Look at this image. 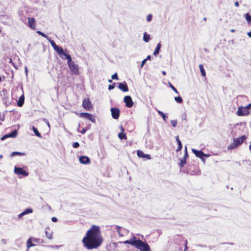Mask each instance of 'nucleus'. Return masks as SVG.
Returning <instances> with one entry per match:
<instances>
[{
	"label": "nucleus",
	"mask_w": 251,
	"mask_h": 251,
	"mask_svg": "<svg viewBox=\"0 0 251 251\" xmlns=\"http://www.w3.org/2000/svg\"><path fill=\"white\" fill-rule=\"evenodd\" d=\"M103 241L100 227L94 225L87 231L82 240L84 247L87 250L98 249Z\"/></svg>",
	"instance_id": "f257e3e1"
},
{
	"label": "nucleus",
	"mask_w": 251,
	"mask_h": 251,
	"mask_svg": "<svg viewBox=\"0 0 251 251\" xmlns=\"http://www.w3.org/2000/svg\"><path fill=\"white\" fill-rule=\"evenodd\" d=\"M62 59H67V64L68 66L72 72V73L75 75H78L79 74V69L78 66L77 64H75V63L72 61V58L71 56L69 54H66L64 56V58H62Z\"/></svg>",
	"instance_id": "f03ea898"
},
{
	"label": "nucleus",
	"mask_w": 251,
	"mask_h": 251,
	"mask_svg": "<svg viewBox=\"0 0 251 251\" xmlns=\"http://www.w3.org/2000/svg\"><path fill=\"white\" fill-rule=\"evenodd\" d=\"M247 138L245 135H242L241 137L234 138L233 143H231L228 147V150H233L241 145Z\"/></svg>",
	"instance_id": "7ed1b4c3"
},
{
	"label": "nucleus",
	"mask_w": 251,
	"mask_h": 251,
	"mask_svg": "<svg viewBox=\"0 0 251 251\" xmlns=\"http://www.w3.org/2000/svg\"><path fill=\"white\" fill-rule=\"evenodd\" d=\"M134 247L140 251H150L149 245L139 239H136Z\"/></svg>",
	"instance_id": "20e7f679"
},
{
	"label": "nucleus",
	"mask_w": 251,
	"mask_h": 251,
	"mask_svg": "<svg viewBox=\"0 0 251 251\" xmlns=\"http://www.w3.org/2000/svg\"><path fill=\"white\" fill-rule=\"evenodd\" d=\"M53 49L57 52L61 58H64V56L66 54L62 47L57 46L53 40L48 39Z\"/></svg>",
	"instance_id": "39448f33"
},
{
	"label": "nucleus",
	"mask_w": 251,
	"mask_h": 251,
	"mask_svg": "<svg viewBox=\"0 0 251 251\" xmlns=\"http://www.w3.org/2000/svg\"><path fill=\"white\" fill-rule=\"evenodd\" d=\"M41 242L40 239L30 237L27 240L26 242L27 249L28 250L30 247L35 246L36 244H39Z\"/></svg>",
	"instance_id": "423d86ee"
},
{
	"label": "nucleus",
	"mask_w": 251,
	"mask_h": 251,
	"mask_svg": "<svg viewBox=\"0 0 251 251\" xmlns=\"http://www.w3.org/2000/svg\"><path fill=\"white\" fill-rule=\"evenodd\" d=\"M14 173L18 175L20 177L21 176H27L28 175V173L24 170L22 168L16 167L14 168Z\"/></svg>",
	"instance_id": "0eeeda50"
},
{
	"label": "nucleus",
	"mask_w": 251,
	"mask_h": 251,
	"mask_svg": "<svg viewBox=\"0 0 251 251\" xmlns=\"http://www.w3.org/2000/svg\"><path fill=\"white\" fill-rule=\"evenodd\" d=\"M78 115L79 117L87 119L93 123H95L96 121L95 117L88 113L81 112L79 113Z\"/></svg>",
	"instance_id": "6e6552de"
},
{
	"label": "nucleus",
	"mask_w": 251,
	"mask_h": 251,
	"mask_svg": "<svg viewBox=\"0 0 251 251\" xmlns=\"http://www.w3.org/2000/svg\"><path fill=\"white\" fill-rule=\"evenodd\" d=\"M82 106L86 110H90L93 108L92 104L89 98H85L82 102Z\"/></svg>",
	"instance_id": "1a4fd4ad"
},
{
	"label": "nucleus",
	"mask_w": 251,
	"mask_h": 251,
	"mask_svg": "<svg viewBox=\"0 0 251 251\" xmlns=\"http://www.w3.org/2000/svg\"><path fill=\"white\" fill-rule=\"evenodd\" d=\"M124 101L126 103V106L129 108L132 107L134 104L132 98L130 96H125L124 98Z\"/></svg>",
	"instance_id": "9d476101"
},
{
	"label": "nucleus",
	"mask_w": 251,
	"mask_h": 251,
	"mask_svg": "<svg viewBox=\"0 0 251 251\" xmlns=\"http://www.w3.org/2000/svg\"><path fill=\"white\" fill-rule=\"evenodd\" d=\"M112 117L114 119H118L120 116V110L117 108H111Z\"/></svg>",
	"instance_id": "9b49d317"
},
{
	"label": "nucleus",
	"mask_w": 251,
	"mask_h": 251,
	"mask_svg": "<svg viewBox=\"0 0 251 251\" xmlns=\"http://www.w3.org/2000/svg\"><path fill=\"white\" fill-rule=\"evenodd\" d=\"M249 113L250 112L248 110L244 108L243 109V107L242 106L239 107L237 111V114L239 116L248 115Z\"/></svg>",
	"instance_id": "f8f14e48"
},
{
	"label": "nucleus",
	"mask_w": 251,
	"mask_h": 251,
	"mask_svg": "<svg viewBox=\"0 0 251 251\" xmlns=\"http://www.w3.org/2000/svg\"><path fill=\"white\" fill-rule=\"evenodd\" d=\"M118 88L123 92H126L128 91L127 85L126 82L123 83H119Z\"/></svg>",
	"instance_id": "ddd939ff"
},
{
	"label": "nucleus",
	"mask_w": 251,
	"mask_h": 251,
	"mask_svg": "<svg viewBox=\"0 0 251 251\" xmlns=\"http://www.w3.org/2000/svg\"><path fill=\"white\" fill-rule=\"evenodd\" d=\"M79 160L81 164H87L90 163V158L86 156H80L79 158Z\"/></svg>",
	"instance_id": "4468645a"
},
{
	"label": "nucleus",
	"mask_w": 251,
	"mask_h": 251,
	"mask_svg": "<svg viewBox=\"0 0 251 251\" xmlns=\"http://www.w3.org/2000/svg\"><path fill=\"white\" fill-rule=\"evenodd\" d=\"M45 232L47 237L50 239L51 240L53 238V232L50 230L49 227H47L45 229Z\"/></svg>",
	"instance_id": "2eb2a0df"
},
{
	"label": "nucleus",
	"mask_w": 251,
	"mask_h": 251,
	"mask_svg": "<svg viewBox=\"0 0 251 251\" xmlns=\"http://www.w3.org/2000/svg\"><path fill=\"white\" fill-rule=\"evenodd\" d=\"M192 151L196 156L200 158H202L205 155V154L201 151H198L195 149H192Z\"/></svg>",
	"instance_id": "dca6fc26"
},
{
	"label": "nucleus",
	"mask_w": 251,
	"mask_h": 251,
	"mask_svg": "<svg viewBox=\"0 0 251 251\" xmlns=\"http://www.w3.org/2000/svg\"><path fill=\"white\" fill-rule=\"evenodd\" d=\"M137 154L139 157L147 158L148 159L151 158L150 155L144 154V153L142 151H137Z\"/></svg>",
	"instance_id": "f3484780"
},
{
	"label": "nucleus",
	"mask_w": 251,
	"mask_h": 251,
	"mask_svg": "<svg viewBox=\"0 0 251 251\" xmlns=\"http://www.w3.org/2000/svg\"><path fill=\"white\" fill-rule=\"evenodd\" d=\"M136 239V237L134 236L132 238H131L130 240H126L125 241H124L123 243L125 244H130L131 246H134Z\"/></svg>",
	"instance_id": "a211bd4d"
},
{
	"label": "nucleus",
	"mask_w": 251,
	"mask_h": 251,
	"mask_svg": "<svg viewBox=\"0 0 251 251\" xmlns=\"http://www.w3.org/2000/svg\"><path fill=\"white\" fill-rule=\"evenodd\" d=\"M25 101V97L24 95H22L19 99L17 102V105L19 107H21L23 105Z\"/></svg>",
	"instance_id": "6ab92c4d"
},
{
	"label": "nucleus",
	"mask_w": 251,
	"mask_h": 251,
	"mask_svg": "<svg viewBox=\"0 0 251 251\" xmlns=\"http://www.w3.org/2000/svg\"><path fill=\"white\" fill-rule=\"evenodd\" d=\"M176 139L178 144V147L177 149L176 150V151H178L182 149V145L180 140H179L178 135L176 137Z\"/></svg>",
	"instance_id": "aec40b11"
},
{
	"label": "nucleus",
	"mask_w": 251,
	"mask_h": 251,
	"mask_svg": "<svg viewBox=\"0 0 251 251\" xmlns=\"http://www.w3.org/2000/svg\"><path fill=\"white\" fill-rule=\"evenodd\" d=\"M32 212H33V210L32 209H31V208H27V209H25L24 211H23L22 213L20 214L19 215V217L20 218L22 216H23L24 215H25V214H29V213H31Z\"/></svg>",
	"instance_id": "412c9836"
},
{
	"label": "nucleus",
	"mask_w": 251,
	"mask_h": 251,
	"mask_svg": "<svg viewBox=\"0 0 251 251\" xmlns=\"http://www.w3.org/2000/svg\"><path fill=\"white\" fill-rule=\"evenodd\" d=\"M118 136L121 140L127 139V136L125 132H121L119 133Z\"/></svg>",
	"instance_id": "4be33fe9"
},
{
	"label": "nucleus",
	"mask_w": 251,
	"mask_h": 251,
	"mask_svg": "<svg viewBox=\"0 0 251 251\" xmlns=\"http://www.w3.org/2000/svg\"><path fill=\"white\" fill-rule=\"evenodd\" d=\"M199 68H200V71H201V74L202 76H203V77H205V76H206V73L205 72V70H204V69L203 65L202 64H200L199 65Z\"/></svg>",
	"instance_id": "5701e85b"
},
{
	"label": "nucleus",
	"mask_w": 251,
	"mask_h": 251,
	"mask_svg": "<svg viewBox=\"0 0 251 251\" xmlns=\"http://www.w3.org/2000/svg\"><path fill=\"white\" fill-rule=\"evenodd\" d=\"M161 43L160 42H159L157 45V47H156L155 49V50L153 52V54L154 55H156L157 54L159 53V50H160V48H161Z\"/></svg>",
	"instance_id": "b1692460"
},
{
	"label": "nucleus",
	"mask_w": 251,
	"mask_h": 251,
	"mask_svg": "<svg viewBox=\"0 0 251 251\" xmlns=\"http://www.w3.org/2000/svg\"><path fill=\"white\" fill-rule=\"evenodd\" d=\"M17 135V131L16 130H14L11 133L7 134V137H15Z\"/></svg>",
	"instance_id": "393cba45"
},
{
	"label": "nucleus",
	"mask_w": 251,
	"mask_h": 251,
	"mask_svg": "<svg viewBox=\"0 0 251 251\" xmlns=\"http://www.w3.org/2000/svg\"><path fill=\"white\" fill-rule=\"evenodd\" d=\"M32 129H33L34 133L37 136H38L39 137H41V133L38 131V129L36 127H35L34 126H33Z\"/></svg>",
	"instance_id": "a878e982"
},
{
	"label": "nucleus",
	"mask_w": 251,
	"mask_h": 251,
	"mask_svg": "<svg viewBox=\"0 0 251 251\" xmlns=\"http://www.w3.org/2000/svg\"><path fill=\"white\" fill-rule=\"evenodd\" d=\"M16 155H20V156L24 155L25 153H23V152H18V151H14L11 153V156L13 157Z\"/></svg>",
	"instance_id": "bb28decb"
},
{
	"label": "nucleus",
	"mask_w": 251,
	"mask_h": 251,
	"mask_svg": "<svg viewBox=\"0 0 251 251\" xmlns=\"http://www.w3.org/2000/svg\"><path fill=\"white\" fill-rule=\"evenodd\" d=\"M245 18L248 24H250L251 22V16L249 13H246L245 14Z\"/></svg>",
	"instance_id": "cd10ccee"
},
{
	"label": "nucleus",
	"mask_w": 251,
	"mask_h": 251,
	"mask_svg": "<svg viewBox=\"0 0 251 251\" xmlns=\"http://www.w3.org/2000/svg\"><path fill=\"white\" fill-rule=\"evenodd\" d=\"M150 39V35L145 32L144 34L143 39L146 42H148Z\"/></svg>",
	"instance_id": "c85d7f7f"
},
{
	"label": "nucleus",
	"mask_w": 251,
	"mask_h": 251,
	"mask_svg": "<svg viewBox=\"0 0 251 251\" xmlns=\"http://www.w3.org/2000/svg\"><path fill=\"white\" fill-rule=\"evenodd\" d=\"M175 100L177 103H180L183 101L182 98L180 96L175 97Z\"/></svg>",
	"instance_id": "c756f323"
},
{
	"label": "nucleus",
	"mask_w": 251,
	"mask_h": 251,
	"mask_svg": "<svg viewBox=\"0 0 251 251\" xmlns=\"http://www.w3.org/2000/svg\"><path fill=\"white\" fill-rule=\"evenodd\" d=\"M116 229H117V231L118 232L119 235L120 236H124V234L122 233V228L119 226H117L116 227Z\"/></svg>",
	"instance_id": "7c9ffc66"
},
{
	"label": "nucleus",
	"mask_w": 251,
	"mask_h": 251,
	"mask_svg": "<svg viewBox=\"0 0 251 251\" xmlns=\"http://www.w3.org/2000/svg\"><path fill=\"white\" fill-rule=\"evenodd\" d=\"M157 112L159 114V115L161 116L163 118V119H164V121L166 120V118H167V117H166L165 116V115L164 114V113L163 112H162L160 110H157Z\"/></svg>",
	"instance_id": "2f4dec72"
},
{
	"label": "nucleus",
	"mask_w": 251,
	"mask_h": 251,
	"mask_svg": "<svg viewBox=\"0 0 251 251\" xmlns=\"http://www.w3.org/2000/svg\"><path fill=\"white\" fill-rule=\"evenodd\" d=\"M186 163V160L185 158H182L180 160V162L179 163V165L181 168H182Z\"/></svg>",
	"instance_id": "473e14b6"
},
{
	"label": "nucleus",
	"mask_w": 251,
	"mask_h": 251,
	"mask_svg": "<svg viewBox=\"0 0 251 251\" xmlns=\"http://www.w3.org/2000/svg\"><path fill=\"white\" fill-rule=\"evenodd\" d=\"M169 85L170 86V87L172 88V89L176 94H178V91L177 90V89L171 83H169Z\"/></svg>",
	"instance_id": "72a5a7b5"
},
{
	"label": "nucleus",
	"mask_w": 251,
	"mask_h": 251,
	"mask_svg": "<svg viewBox=\"0 0 251 251\" xmlns=\"http://www.w3.org/2000/svg\"><path fill=\"white\" fill-rule=\"evenodd\" d=\"M171 123L173 127H176V126L177 122L176 120H172L171 121Z\"/></svg>",
	"instance_id": "f704fd0d"
},
{
	"label": "nucleus",
	"mask_w": 251,
	"mask_h": 251,
	"mask_svg": "<svg viewBox=\"0 0 251 251\" xmlns=\"http://www.w3.org/2000/svg\"><path fill=\"white\" fill-rule=\"evenodd\" d=\"M111 78L113 79H116V80H118L119 79V78H118V75H117V73H115L114 74H113L111 76Z\"/></svg>",
	"instance_id": "c9c22d12"
},
{
	"label": "nucleus",
	"mask_w": 251,
	"mask_h": 251,
	"mask_svg": "<svg viewBox=\"0 0 251 251\" xmlns=\"http://www.w3.org/2000/svg\"><path fill=\"white\" fill-rule=\"evenodd\" d=\"M77 131L81 134H85L86 132V129L85 128H83L81 130L77 129Z\"/></svg>",
	"instance_id": "e433bc0d"
},
{
	"label": "nucleus",
	"mask_w": 251,
	"mask_h": 251,
	"mask_svg": "<svg viewBox=\"0 0 251 251\" xmlns=\"http://www.w3.org/2000/svg\"><path fill=\"white\" fill-rule=\"evenodd\" d=\"M188 157V154L187 152V147H185V153H184V157L183 158H185V159L186 160Z\"/></svg>",
	"instance_id": "4c0bfd02"
},
{
	"label": "nucleus",
	"mask_w": 251,
	"mask_h": 251,
	"mask_svg": "<svg viewBox=\"0 0 251 251\" xmlns=\"http://www.w3.org/2000/svg\"><path fill=\"white\" fill-rule=\"evenodd\" d=\"M152 16L151 14H149L147 17V20L148 22H151L152 19Z\"/></svg>",
	"instance_id": "58836bf2"
},
{
	"label": "nucleus",
	"mask_w": 251,
	"mask_h": 251,
	"mask_svg": "<svg viewBox=\"0 0 251 251\" xmlns=\"http://www.w3.org/2000/svg\"><path fill=\"white\" fill-rule=\"evenodd\" d=\"M79 144L78 142H75L73 143V147L75 148H77L78 147H79Z\"/></svg>",
	"instance_id": "ea45409f"
},
{
	"label": "nucleus",
	"mask_w": 251,
	"mask_h": 251,
	"mask_svg": "<svg viewBox=\"0 0 251 251\" xmlns=\"http://www.w3.org/2000/svg\"><path fill=\"white\" fill-rule=\"evenodd\" d=\"M37 33H39V34H40L42 36L46 37L47 39H48V37H47V36L45 35V34L44 32H37Z\"/></svg>",
	"instance_id": "a19ab883"
},
{
	"label": "nucleus",
	"mask_w": 251,
	"mask_h": 251,
	"mask_svg": "<svg viewBox=\"0 0 251 251\" xmlns=\"http://www.w3.org/2000/svg\"><path fill=\"white\" fill-rule=\"evenodd\" d=\"M114 87H115L114 85H113H113H109L108 86V89L109 90H112V89H114Z\"/></svg>",
	"instance_id": "79ce46f5"
},
{
	"label": "nucleus",
	"mask_w": 251,
	"mask_h": 251,
	"mask_svg": "<svg viewBox=\"0 0 251 251\" xmlns=\"http://www.w3.org/2000/svg\"><path fill=\"white\" fill-rule=\"evenodd\" d=\"M251 106V103L247 105L246 107H244V109H249Z\"/></svg>",
	"instance_id": "37998d69"
},
{
	"label": "nucleus",
	"mask_w": 251,
	"mask_h": 251,
	"mask_svg": "<svg viewBox=\"0 0 251 251\" xmlns=\"http://www.w3.org/2000/svg\"><path fill=\"white\" fill-rule=\"evenodd\" d=\"M51 220L53 222H56L57 221V219L56 217H53L51 218Z\"/></svg>",
	"instance_id": "c03bdc74"
},
{
	"label": "nucleus",
	"mask_w": 251,
	"mask_h": 251,
	"mask_svg": "<svg viewBox=\"0 0 251 251\" xmlns=\"http://www.w3.org/2000/svg\"><path fill=\"white\" fill-rule=\"evenodd\" d=\"M185 250L184 251H186L187 249V243H188V241L187 240H185Z\"/></svg>",
	"instance_id": "a18cd8bd"
},
{
	"label": "nucleus",
	"mask_w": 251,
	"mask_h": 251,
	"mask_svg": "<svg viewBox=\"0 0 251 251\" xmlns=\"http://www.w3.org/2000/svg\"><path fill=\"white\" fill-rule=\"evenodd\" d=\"M120 128L121 130V132H125V129L123 127V126H120Z\"/></svg>",
	"instance_id": "49530a36"
},
{
	"label": "nucleus",
	"mask_w": 251,
	"mask_h": 251,
	"mask_svg": "<svg viewBox=\"0 0 251 251\" xmlns=\"http://www.w3.org/2000/svg\"><path fill=\"white\" fill-rule=\"evenodd\" d=\"M146 62V59H144L142 61V63H141V67H143V66L145 64Z\"/></svg>",
	"instance_id": "de8ad7c7"
},
{
	"label": "nucleus",
	"mask_w": 251,
	"mask_h": 251,
	"mask_svg": "<svg viewBox=\"0 0 251 251\" xmlns=\"http://www.w3.org/2000/svg\"><path fill=\"white\" fill-rule=\"evenodd\" d=\"M7 134L5 135H4L3 136H2L1 137V140H4V139H5L6 138H7Z\"/></svg>",
	"instance_id": "09e8293b"
},
{
	"label": "nucleus",
	"mask_w": 251,
	"mask_h": 251,
	"mask_svg": "<svg viewBox=\"0 0 251 251\" xmlns=\"http://www.w3.org/2000/svg\"><path fill=\"white\" fill-rule=\"evenodd\" d=\"M235 6H236V7H238L239 6V2L238 1H236L235 2Z\"/></svg>",
	"instance_id": "8fccbe9b"
},
{
	"label": "nucleus",
	"mask_w": 251,
	"mask_h": 251,
	"mask_svg": "<svg viewBox=\"0 0 251 251\" xmlns=\"http://www.w3.org/2000/svg\"><path fill=\"white\" fill-rule=\"evenodd\" d=\"M151 56H150V55H148V56H147V57L145 59H146V61H147V60H150V59H151Z\"/></svg>",
	"instance_id": "3c124183"
},
{
	"label": "nucleus",
	"mask_w": 251,
	"mask_h": 251,
	"mask_svg": "<svg viewBox=\"0 0 251 251\" xmlns=\"http://www.w3.org/2000/svg\"><path fill=\"white\" fill-rule=\"evenodd\" d=\"M248 36L251 38V32H248Z\"/></svg>",
	"instance_id": "603ef678"
},
{
	"label": "nucleus",
	"mask_w": 251,
	"mask_h": 251,
	"mask_svg": "<svg viewBox=\"0 0 251 251\" xmlns=\"http://www.w3.org/2000/svg\"><path fill=\"white\" fill-rule=\"evenodd\" d=\"M108 82H109V83H111V82H112V80H111V79H109V80H108Z\"/></svg>",
	"instance_id": "864d4df0"
},
{
	"label": "nucleus",
	"mask_w": 251,
	"mask_h": 251,
	"mask_svg": "<svg viewBox=\"0 0 251 251\" xmlns=\"http://www.w3.org/2000/svg\"><path fill=\"white\" fill-rule=\"evenodd\" d=\"M230 31L233 32V31H235V30H234V29H231Z\"/></svg>",
	"instance_id": "5fc2aeb1"
},
{
	"label": "nucleus",
	"mask_w": 251,
	"mask_h": 251,
	"mask_svg": "<svg viewBox=\"0 0 251 251\" xmlns=\"http://www.w3.org/2000/svg\"><path fill=\"white\" fill-rule=\"evenodd\" d=\"M163 74L164 75H166V73H165V72H163Z\"/></svg>",
	"instance_id": "6e6d98bb"
},
{
	"label": "nucleus",
	"mask_w": 251,
	"mask_h": 251,
	"mask_svg": "<svg viewBox=\"0 0 251 251\" xmlns=\"http://www.w3.org/2000/svg\"><path fill=\"white\" fill-rule=\"evenodd\" d=\"M203 20H204V21H206V18L205 17V18H203Z\"/></svg>",
	"instance_id": "4d7b16f0"
},
{
	"label": "nucleus",
	"mask_w": 251,
	"mask_h": 251,
	"mask_svg": "<svg viewBox=\"0 0 251 251\" xmlns=\"http://www.w3.org/2000/svg\"><path fill=\"white\" fill-rule=\"evenodd\" d=\"M0 158H2V155H0Z\"/></svg>",
	"instance_id": "13d9d810"
}]
</instances>
